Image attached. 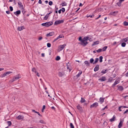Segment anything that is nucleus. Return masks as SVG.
Wrapping results in <instances>:
<instances>
[{
  "label": "nucleus",
  "instance_id": "nucleus-8",
  "mask_svg": "<svg viewBox=\"0 0 128 128\" xmlns=\"http://www.w3.org/2000/svg\"><path fill=\"white\" fill-rule=\"evenodd\" d=\"M120 84V80L117 79L116 80L114 84H112V87H114V86H116V84Z\"/></svg>",
  "mask_w": 128,
  "mask_h": 128
},
{
  "label": "nucleus",
  "instance_id": "nucleus-38",
  "mask_svg": "<svg viewBox=\"0 0 128 128\" xmlns=\"http://www.w3.org/2000/svg\"><path fill=\"white\" fill-rule=\"evenodd\" d=\"M97 52H102V48H99L97 50H96Z\"/></svg>",
  "mask_w": 128,
  "mask_h": 128
},
{
  "label": "nucleus",
  "instance_id": "nucleus-59",
  "mask_svg": "<svg viewBox=\"0 0 128 128\" xmlns=\"http://www.w3.org/2000/svg\"><path fill=\"white\" fill-rule=\"evenodd\" d=\"M36 114H38V116H42V114H40V112H37Z\"/></svg>",
  "mask_w": 128,
  "mask_h": 128
},
{
  "label": "nucleus",
  "instance_id": "nucleus-62",
  "mask_svg": "<svg viewBox=\"0 0 128 128\" xmlns=\"http://www.w3.org/2000/svg\"><path fill=\"white\" fill-rule=\"evenodd\" d=\"M42 58H44V53L42 54Z\"/></svg>",
  "mask_w": 128,
  "mask_h": 128
},
{
  "label": "nucleus",
  "instance_id": "nucleus-28",
  "mask_svg": "<svg viewBox=\"0 0 128 128\" xmlns=\"http://www.w3.org/2000/svg\"><path fill=\"white\" fill-rule=\"evenodd\" d=\"M106 48H108V46H104L102 50V52H106Z\"/></svg>",
  "mask_w": 128,
  "mask_h": 128
},
{
  "label": "nucleus",
  "instance_id": "nucleus-6",
  "mask_svg": "<svg viewBox=\"0 0 128 128\" xmlns=\"http://www.w3.org/2000/svg\"><path fill=\"white\" fill-rule=\"evenodd\" d=\"M88 44V42L87 41H86V40H82V42H81L82 46H86Z\"/></svg>",
  "mask_w": 128,
  "mask_h": 128
},
{
  "label": "nucleus",
  "instance_id": "nucleus-19",
  "mask_svg": "<svg viewBox=\"0 0 128 128\" xmlns=\"http://www.w3.org/2000/svg\"><path fill=\"white\" fill-rule=\"evenodd\" d=\"M61 5L62 6H66L68 4H66V2L64 1L62 2Z\"/></svg>",
  "mask_w": 128,
  "mask_h": 128
},
{
  "label": "nucleus",
  "instance_id": "nucleus-15",
  "mask_svg": "<svg viewBox=\"0 0 128 128\" xmlns=\"http://www.w3.org/2000/svg\"><path fill=\"white\" fill-rule=\"evenodd\" d=\"M62 36H64L63 35H60L56 39L54 40V42L58 40H60V38H62Z\"/></svg>",
  "mask_w": 128,
  "mask_h": 128
},
{
  "label": "nucleus",
  "instance_id": "nucleus-26",
  "mask_svg": "<svg viewBox=\"0 0 128 128\" xmlns=\"http://www.w3.org/2000/svg\"><path fill=\"white\" fill-rule=\"evenodd\" d=\"M24 29V26H20L18 28V30L20 31V30H22Z\"/></svg>",
  "mask_w": 128,
  "mask_h": 128
},
{
  "label": "nucleus",
  "instance_id": "nucleus-55",
  "mask_svg": "<svg viewBox=\"0 0 128 128\" xmlns=\"http://www.w3.org/2000/svg\"><path fill=\"white\" fill-rule=\"evenodd\" d=\"M106 108H108V106H106L104 108L102 109V110H104Z\"/></svg>",
  "mask_w": 128,
  "mask_h": 128
},
{
  "label": "nucleus",
  "instance_id": "nucleus-20",
  "mask_svg": "<svg viewBox=\"0 0 128 128\" xmlns=\"http://www.w3.org/2000/svg\"><path fill=\"white\" fill-rule=\"evenodd\" d=\"M100 44V42L97 40L93 42L92 44V46H96V44Z\"/></svg>",
  "mask_w": 128,
  "mask_h": 128
},
{
  "label": "nucleus",
  "instance_id": "nucleus-2",
  "mask_svg": "<svg viewBox=\"0 0 128 128\" xmlns=\"http://www.w3.org/2000/svg\"><path fill=\"white\" fill-rule=\"evenodd\" d=\"M20 74H18L16 76L13 77V78L12 80V82H15V80H20Z\"/></svg>",
  "mask_w": 128,
  "mask_h": 128
},
{
  "label": "nucleus",
  "instance_id": "nucleus-16",
  "mask_svg": "<svg viewBox=\"0 0 128 128\" xmlns=\"http://www.w3.org/2000/svg\"><path fill=\"white\" fill-rule=\"evenodd\" d=\"M100 70V66L98 65H96V67L94 68V71L98 72Z\"/></svg>",
  "mask_w": 128,
  "mask_h": 128
},
{
  "label": "nucleus",
  "instance_id": "nucleus-63",
  "mask_svg": "<svg viewBox=\"0 0 128 128\" xmlns=\"http://www.w3.org/2000/svg\"><path fill=\"white\" fill-rule=\"evenodd\" d=\"M119 2L122 4V2H124V0H120Z\"/></svg>",
  "mask_w": 128,
  "mask_h": 128
},
{
  "label": "nucleus",
  "instance_id": "nucleus-45",
  "mask_svg": "<svg viewBox=\"0 0 128 128\" xmlns=\"http://www.w3.org/2000/svg\"><path fill=\"white\" fill-rule=\"evenodd\" d=\"M32 72H35V74H36V68H32Z\"/></svg>",
  "mask_w": 128,
  "mask_h": 128
},
{
  "label": "nucleus",
  "instance_id": "nucleus-60",
  "mask_svg": "<svg viewBox=\"0 0 128 128\" xmlns=\"http://www.w3.org/2000/svg\"><path fill=\"white\" fill-rule=\"evenodd\" d=\"M42 110H46V106H43Z\"/></svg>",
  "mask_w": 128,
  "mask_h": 128
},
{
  "label": "nucleus",
  "instance_id": "nucleus-49",
  "mask_svg": "<svg viewBox=\"0 0 128 128\" xmlns=\"http://www.w3.org/2000/svg\"><path fill=\"white\" fill-rule=\"evenodd\" d=\"M10 12H12V10H14V8H12V6H10Z\"/></svg>",
  "mask_w": 128,
  "mask_h": 128
},
{
  "label": "nucleus",
  "instance_id": "nucleus-9",
  "mask_svg": "<svg viewBox=\"0 0 128 128\" xmlns=\"http://www.w3.org/2000/svg\"><path fill=\"white\" fill-rule=\"evenodd\" d=\"M100 82H106V76H102L100 78L98 79Z\"/></svg>",
  "mask_w": 128,
  "mask_h": 128
},
{
  "label": "nucleus",
  "instance_id": "nucleus-11",
  "mask_svg": "<svg viewBox=\"0 0 128 128\" xmlns=\"http://www.w3.org/2000/svg\"><path fill=\"white\" fill-rule=\"evenodd\" d=\"M54 32H50V33L46 34V36L47 37H48V36H54Z\"/></svg>",
  "mask_w": 128,
  "mask_h": 128
},
{
  "label": "nucleus",
  "instance_id": "nucleus-25",
  "mask_svg": "<svg viewBox=\"0 0 128 128\" xmlns=\"http://www.w3.org/2000/svg\"><path fill=\"white\" fill-rule=\"evenodd\" d=\"M98 60H100V59H98V58H96L95 61L93 62V64H96L98 62Z\"/></svg>",
  "mask_w": 128,
  "mask_h": 128
},
{
  "label": "nucleus",
  "instance_id": "nucleus-50",
  "mask_svg": "<svg viewBox=\"0 0 128 128\" xmlns=\"http://www.w3.org/2000/svg\"><path fill=\"white\" fill-rule=\"evenodd\" d=\"M48 4L49 6H52V1L49 2Z\"/></svg>",
  "mask_w": 128,
  "mask_h": 128
},
{
  "label": "nucleus",
  "instance_id": "nucleus-3",
  "mask_svg": "<svg viewBox=\"0 0 128 128\" xmlns=\"http://www.w3.org/2000/svg\"><path fill=\"white\" fill-rule=\"evenodd\" d=\"M64 24V20H58L54 22V24L58 26V24Z\"/></svg>",
  "mask_w": 128,
  "mask_h": 128
},
{
  "label": "nucleus",
  "instance_id": "nucleus-33",
  "mask_svg": "<svg viewBox=\"0 0 128 128\" xmlns=\"http://www.w3.org/2000/svg\"><path fill=\"white\" fill-rule=\"evenodd\" d=\"M126 46V42H122V44H121V46H122V48H124V46Z\"/></svg>",
  "mask_w": 128,
  "mask_h": 128
},
{
  "label": "nucleus",
  "instance_id": "nucleus-34",
  "mask_svg": "<svg viewBox=\"0 0 128 128\" xmlns=\"http://www.w3.org/2000/svg\"><path fill=\"white\" fill-rule=\"evenodd\" d=\"M84 102H86V100H84V98H82L81 100H80L81 104H84Z\"/></svg>",
  "mask_w": 128,
  "mask_h": 128
},
{
  "label": "nucleus",
  "instance_id": "nucleus-22",
  "mask_svg": "<svg viewBox=\"0 0 128 128\" xmlns=\"http://www.w3.org/2000/svg\"><path fill=\"white\" fill-rule=\"evenodd\" d=\"M122 126V121H120L118 126V128H120Z\"/></svg>",
  "mask_w": 128,
  "mask_h": 128
},
{
  "label": "nucleus",
  "instance_id": "nucleus-35",
  "mask_svg": "<svg viewBox=\"0 0 128 128\" xmlns=\"http://www.w3.org/2000/svg\"><path fill=\"white\" fill-rule=\"evenodd\" d=\"M58 76H59L62 77L64 76V73L62 72H60L58 73Z\"/></svg>",
  "mask_w": 128,
  "mask_h": 128
},
{
  "label": "nucleus",
  "instance_id": "nucleus-31",
  "mask_svg": "<svg viewBox=\"0 0 128 128\" xmlns=\"http://www.w3.org/2000/svg\"><path fill=\"white\" fill-rule=\"evenodd\" d=\"M124 26H128V22H126V21H124L123 23Z\"/></svg>",
  "mask_w": 128,
  "mask_h": 128
},
{
  "label": "nucleus",
  "instance_id": "nucleus-48",
  "mask_svg": "<svg viewBox=\"0 0 128 128\" xmlns=\"http://www.w3.org/2000/svg\"><path fill=\"white\" fill-rule=\"evenodd\" d=\"M47 46L48 48H50V46H52V44L50 43H48Z\"/></svg>",
  "mask_w": 128,
  "mask_h": 128
},
{
  "label": "nucleus",
  "instance_id": "nucleus-42",
  "mask_svg": "<svg viewBox=\"0 0 128 128\" xmlns=\"http://www.w3.org/2000/svg\"><path fill=\"white\" fill-rule=\"evenodd\" d=\"M70 128H74V124H72V123H70Z\"/></svg>",
  "mask_w": 128,
  "mask_h": 128
},
{
  "label": "nucleus",
  "instance_id": "nucleus-37",
  "mask_svg": "<svg viewBox=\"0 0 128 128\" xmlns=\"http://www.w3.org/2000/svg\"><path fill=\"white\" fill-rule=\"evenodd\" d=\"M94 60L93 58H91L90 59V64H94Z\"/></svg>",
  "mask_w": 128,
  "mask_h": 128
},
{
  "label": "nucleus",
  "instance_id": "nucleus-12",
  "mask_svg": "<svg viewBox=\"0 0 128 128\" xmlns=\"http://www.w3.org/2000/svg\"><path fill=\"white\" fill-rule=\"evenodd\" d=\"M128 107H127L126 106H120L118 108V110H120V112H122V109L120 108H128Z\"/></svg>",
  "mask_w": 128,
  "mask_h": 128
},
{
  "label": "nucleus",
  "instance_id": "nucleus-44",
  "mask_svg": "<svg viewBox=\"0 0 128 128\" xmlns=\"http://www.w3.org/2000/svg\"><path fill=\"white\" fill-rule=\"evenodd\" d=\"M83 40H86H86H88V37H86V36L84 37Z\"/></svg>",
  "mask_w": 128,
  "mask_h": 128
},
{
  "label": "nucleus",
  "instance_id": "nucleus-40",
  "mask_svg": "<svg viewBox=\"0 0 128 128\" xmlns=\"http://www.w3.org/2000/svg\"><path fill=\"white\" fill-rule=\"evenodd\" d=\"M40 124H46V122H44V120H40Z\"/></svg>",
  "mask_w": 128,
  "mask_h": 128
},
{
  "label": "nucleus",
  "instance_id": "nucleus-14",
  "mask_svg": "<svg viewBox=\"0 0 128 128\" xmlns=\"http://www.w3.org/2000/svg\"><path fill=\"white\" fill-rule=\"evenodd\" d=\"M14 14H15V16H18L19 14H20V10H19L16 12H14Z\"/></svg>",
  "mask_w": 128,
  "mask_h": 128
},
{
  "label": "nucleus",
  "instance_id": "nucleus-52",
  "mask_svg": "<svg viewBox=\"0 0 128 128\" xmlns=\"http://www.w3.org/2000/svg\"><path fill=\"white\" fill-rule=\"evenodd\" d=\"M128 110H126L125 112H124V114H128Z\"/></svg>",
  "mask_w": 128,
  "mask_h": 128
},
{
  "label": "nucleus",
  "instance_id": "nucleus-43",
  "mask_svg": "<svg viewBox=\"0 0 128 128\" xmlns=\"http://www.w3.org/2000/svg\"><path fill=\"white\" fill-rule=\"evenodd\" d=\"M56 60H60V56H57L56 58Z\"/></svg>",
  "mask_w": 128,
  "mask_h": 128
},
{
  "label": "nucleus",
  "instance_id": "nucleus-56",
  "mask_svg": "<svg viewBox=\"0 0 128 128\" xmlns=\"http://www.w3.org/2000/svg\"><path fill=\"white\" fill-rule=\"evenodd\" d=\"M32 112H34V114H37L38 112L36 111V110H32Z\"/></svg>",
  "mask_w": 128,
  "mask_h": 128
},
{
  "label": "nucleus",
  "instance_id": "nucleus-58",
  "mask_svg": "<svg viewBox=\"0 0 128 128\" xmlns=\"http://www.w3.org/2000/svg\"><path fill=\"white\" fill-rule=\"evenodd\" d=\"M6 14H10V11H6Z\"/></svg>",
  "mask_w": 128,
  "mask_h": 128
},
{
  "label": "nucleus",
  "instance_id": "nucleus-1",
  "mask_svg": "<svg viewBox=\"0 0 128 128\" xmlns=\"http://www.w3.org/2000/svg\"><path fill=\"white\" fill-rule=\"evenodd\" d=\"M52 24H54V22H49L42 24V26H45L46 28H48V26H52Z\"/></svg>",
  "mask_w": 128,
  "mask_h": 128
},
{
  "label": "nucleus",
  "instance_id": "nucleus-53",
  "mask_svg": "<svg viewBox=\"0 0 128 128\" xmlns=\"http://www.w3.org/2000/svg\"><path fill=\"white\" fill-rule=\"evenodd\" d=\"M82 40V37H80L79 38H78V40H80L81 42H82V40Z\"/></svg>",
  "mask_w": 128,
  "mask_h": 128
},
{
  "label": "nucleus",
  "instance_id": "nucleus-10",
  "mask_svg": "<svg viewBox=\"0 0 128 128\" xmlns=\"http://www.w3.org/2000/svg\"><path fill=\"white\" fill-rule=\"evenodd\" d=\"M18 120H23L24 118V116L22 115H19L16 118Z\"/></svg>",
  "mask_w": 128,
  "mask_h": 128
},
{
  "label": "nucleus",
  "instance_id": "nucleus-17",
  "mask_svg": "<svg viewBox=\"0 0 128 128\" xmlns=\"http://www.w3.org/2000/svg\"><path fill=\"white\" fill-rule=\"evenodd\" d=\"M114 120H116V116L114 115L112 118L110 120V122H114Z\"/></svg>",
  "mask_w": 128,
  "mask_h": 128
},
{
  "label": "nucleus",
  "instance_id": "nucleus-64",
  "mask_svg": "<svg viewBox=\"0 0 128 128\" xmlns=\"http://www.w3.org/2000/svg\"><path fill=\"white\" fill-rule=\"evenodd\" d=\"M36 74L37 76H40V74H38V72H36Z\"/></svg>",
  "mask_w": 128,
  "mask_h": 128
},
{
  "label": "nucleus",
  "instance_id": "nucleus-21",
  "mask_svg": "<svg viewBox=\"0 0 128 128\" xmlns=\"http://www.w3.org/2000/svg\"><path fill=\"white\" fill-rule=\"evenodd\" d=\"M50 16L48 14H46V16L44 18V20H46L49 18Z\"/></svg>",
  "mask_w": 128,
  "mask_h": 128
},
{
  "label": "nucleus",
  "instance_id": "nucleus-47",
  "mask_svg": "<svg viewBox=\"0 0 128 128\" xmlns=\"http://www.w3.org/2000/svg\"><path fill=\"white\" fill-rule=\"evenodd\" d=\"M4 76H6V73H4L3 74H2L1 78H4Z\"/></svg>",
  "mask_w": 128,
  "mask_h": 128
},
{
  "label": "nucleus",
  "instance_id": "nucleus-24",
  "mask_svg": "<svg viewBox=\"0 0 128 128\" xmlns=\"http://www.w3.org/2000/svg\"><path fill=\"white\" fill-rule=\"evenodd\" d=\"M100 102L101 104H102L104 102V98H100Z\"/></svg>",
  "mask_w": 128,
  "mask_h": 128
},
{
  "label": "nucleus",
  "instance_id": "nucleus-30",
  "mask_svg": "<svg viewBox=\"0 0 128 128\" xmlns=\"http://www.w3.org/2000/svg\"><path fill=\"white\" fill-rule=\"evenodd\" d=\"M122 40L123 42H128V37L123 38Z\"/></svg>",
  "mask_w": 128,
  "mask_h": 128
},
{
  "label": "nucleus",
  "instance_id": "nucleus-27",
  "mask_svg": "<svg viewBox=\"0 0 128 128\" xmlns=\"http://www.w3.org/2000/svg\"><path fill=\"white\" fill-rule=\"evenodd\" d=\"M118 90L120 91L124 90V87L122 86H120L118 87Z\"/></svg>",
  "mask_w": 128,
  "mask_h": 128
},
{
  "label": "nucleus",
  "instance_id": "nucleus-39",
  "mask_svg": "<svg viewBox=\"0 0 128 128\" xmlns=\"http://www.w3.org/2000/svg\"><path fill=\"white\" fill-rule=\"evenodd\" d=\"M5 73H6V76H8V74H12V72H6Z\"/></svg>",
  "mask_w": 128,
  "mask_h": 128
},
{
  "label": "nucleus",
  "instance_id": "nucleus-57",
  "mask_svg": "<svg viewBox=\"0 0 128 128\" xmlns=\"http://www.w3.org/2000/svg\"><path fill=\"white\" fill-rule=\"evenodd\" d=\"M38 4H42V0H38Z\"/></svg>",
  "mask_w": 128,
  "mask_h": 128
},
{
  "label": "nucleus",
  "instance_id": "nucleus-18",
  "mask_svg": "<svg viewBox=\"0 0 128 128\" xmlns=\"http://www.w3.org/2000/svg\"><path fill=\"white\" fill-rule=\"evenodd\" d=\"M84 64H86V66H90V62H88V60H86L84 62Z\"/></svg>",
  "mask_w": 128,
  "mask_h": 128
},
{
  "label": "nucleus",
  "instance_id": "nucleus-41",
  "mask_svg": "<svg viewBox=\"0 0 128 128\" xmlns=\"http://www.w3.org/2000/svg\"><path fill=\"white\" fill-rule=\"evenodd\" d=\"M112 80H114L112 79V78L110 77V78H109L108 82H112Z\"/></svg>",
  "mask_w": 128,
  "mask_h": 128
},
{
  "label": "nucleus",
  "instance_id": "nucleus-51",
  "mask_svg": "<svg viewBox=\"0 0 128 128\" xmlns=\"http://www.w3.org/2000/svg\"><path fill=\"white\" fill-rule=\"evenodd\" d=\"M117 6H122V3H120V2H119L117 3Z\"/></svg>",
  "mask_w": 128,
  "mask_h": 128
},
{
  "label": "nucleus",
  "instance_id": "nucleus-32",
  "mask_svg": "<svg viewBox=\"0 0 128 128\" xmlns=\"http://www.w3.org/2000/svg\"><path fill=\"white\" fill-rule=\"evenodd\" d=\"M102 58H104V57H102V56H100V62H102Z\"/></svg>",
  "mask_w": 128,
  "mask_h": 128
},
{
  "label": "nucleus",
  "instance_id": "nucleus-7",
  "mask_svg": "<svg viewBox=\"0 0 128 128\" xmlns=\"http://www.w3.org/2000/svg\"><path fill=\"white\" fill-rule=\"evenodd\" d=\"M66 46V44H64L62 45H60L59 46L60 50H64V48Z\"/></svg>",
  "mask_w": 128,
  "mask_h": 128
},
{
  "label": "nucleus",
  "instance_id": "nucleus-29",
  "mask_svg": "<svg viewBox=\"0 0 128 128\" xmlns=\"http://www.w3.org/2000/svg\"><path fill=\"white\" fill-rule=\"evenodd\" d=\"M82 74V72L80 71L78 72V74L76 75L77 78H80V75Z\"/></svg>",
  "mask_w": 128,
  "mask_h": 128
},
{
  "label": "nucleus",
  "instance_id": "nucleus-61",
  "mask_svg": "<svg viewBox=\"0 0 128 128\" xmlns=\"http://www.w3.org/2000/svg\"><path fill=\"white\" fill-rule=\"evenodd\" d=\"M100 16H101L99 15V16L98 18H96L95 20H98V18H100Z\"/></svg>",
  "mask_w": 128,
  "mask_h": 128
},
{
  "label": "nucleus",
  "instance_id": "nucleus-36",
  "mask_svg": "<svg viewBox=\"0 0 128 128\" xmlns=\"http://www.w3.org/2000/svg\"><path fill=\"white\" fill-rule=\"evenodd\" d=\"M6 123L8 124V126H12V122L8 121Z\"/></svg>",
  "mask_w": 128,
  "mask_h": 128
},
{
  "label": "nucleus",
  "instance_id": "nucleus-54",
  "mask_svg": "<svg viewBox=\"0 0 128 128\" xmlns=\"http://www.w3.org/2000/svg\"><path fill=\"white\" fill-rule=\"evenodd\" d=\"M38 40H42V36H40L39 38H38Z\"/></svg>",
  "mask_w": 128,
  "mask_h": 128
},
{
  "label": "nucleus",
  "instance_id": "nucleus-5",
  "mask_svg": "<svg viewBox=\"0 0 128 128\" xmlns=\"http://www.w3.org/2000/svg\"><path fill=\"white\" fill-rule=\"evenodd\" d=\"M76 108H77V110H78L80 112H84V110H82V108L80 106V105L78 104L76 106Z\"/></svg>",
  "mask_w": 128,
  "mask_h": 128
},
{
  "label": "nucleus",
  "instance_id": "nucleus-4",
  "mask_svg": "<svg viewBox=\"0 0 128 128\" xmlns=\"http://www.w3.org/2000/svg\"><path fill=\"white\" fill-rule=\"evenodd\" d=\"M98 103L96 102L90 105V108H98Z\"/></svg>",
  "mask_w": 128,
  "mask_h": 128
},
{
  "label": "nucleus",
  "instance_id": "nucleus-23",
  "mask_svg": "<svg viewBox=\"0 0 128 128\" xmlns=\"http://www.w3.org/2000/svg\"><path fill=\"white\" fill-rule=\"evenodd\" d=\"M108 72V69L106 70H104L101 72L102 74H106V72Z\"/></svg>",
  "mask_w": 128,
  "mask_h": 128
},
{
  "label": "nucleus",
  "instance_id": "nucleus-13",
  "mask_svg": "<svg viewBox=\"0 0 128 128\" xmlns=\"http://www.w3.org/2000/svg\"><path fill=\"white\" fill-rule=\"evenodd\" d=\"M18 6H19V8H24V5H22V4L20 2H18Z\"/></svg>",
  "mask_w": 128,
  "mask_h": 128
},
{
  "label": "nucleus",
  "instance_id": "nucleus-46",
  "mask_svg": "<svg viewBox=\"0 0 128 128\" xmlns=\"http://www.w3.org/2000/svg\"><path fill=\"white\" fill-rule=\"evenodd\" d=\"M60 10H61V12H66V8H62Z\"/></svg>",
  "mask_w": 128,
  "mask_h": 128
}]
</instances>
